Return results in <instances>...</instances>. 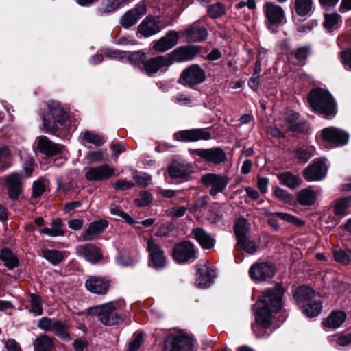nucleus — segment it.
<instances>
[{
	"instance_id": "1",
	"label": "nucleus",
	"mask_w": 351,
	"mask_h": 351,
	"mask_svg": "<svg viewBox=\"0 0 351 351\" xmlns=\"http://www.w3.org/2000/svg\"><path fill=\"white\" fill-rule=\"evenodd\" d=\"M44 130L60 137H66L71 131H74L76 125L71 124L70 117L65 109L58 102H49L42 113Z\"/></svg>"
},
{
	"instance_id": "2",
	"label": "nucleus",
	"mask_w": 351,
	"mask_h": 351,
	"mask_svg": "<svg viewBox=\"0 0 351 351\" xmlns=\"http://www.w3.org/2000/svg\"><path fill=\"white\" fill-rule=\"evenodd\" d=\"M311 108L327 119L332 118L337 112L336 105L332 95L324 89L312 90L308 97Z\"/></svg>"
},
{
	"instance_id": "3",
	"label": "nucleus",
	"mask_w": 351,
	"mask_h": 351,
	"mask_svg": "<svg viewBox=\"0 0 351 351\" xmlns=\"http://www.w3.org/2000/svg\"><path fill=\"white\" fill-rule=\"evenodd\" d=\"M284 294L285 289L280 284L265 292V329L271 324L272 315L282 308Z\"/></svg>"
},
{
	"instance_id": "4",
	"label": "nucleus",
	"mask_w": 351,
	"mask_h": 351,
	"mask_svg": "<svg viewBox=\"0 0 351 351\" xmlns=\"http://www.w3.org/2000/svg\"><path fill=\"white\" fill-rule=\"evenodd\" d=\"M117 308L112 302L88 308L89 315L96 316L104 325L112 326L119 323L120 316L117 312Z\"/></svg>"
},
{
	"instance_id": "5",
	"label": "nucleus",
	"mask_w": 351,
	"mask_h": 351,
	"mask_svg": "<svg viewBox=\"0 0 351 351\" xmlns=\"http://www.w3.org/2000/svg\"><path fill=\"white\" fill-rule=\"evenodd\" d=\"M192 339L184 332L170 334L164 342L163 351H191Z\"/></svg>"
},
{
	"instance_id": "6",
	"label": "nucleus",
	"mask_w": 351,
	"mask_h": 351,
	"mask_svg": "<svg viewBox=\"0 0 351 351\" xmlns=\"http://www.w3.org/2000/svg\"><path fill=\"white\" fill-rule=\"evenodd\" d=\"M265 15L267 19V27L274 33L276 32L278 28L286 21L282 8L272 2L265 4Z\"/></svg>"
},
{
	"instance_id": "7",
	"label": "nucleus",
	"mask_w": 351,
	"mask_h": 351,
	"mask_svg": "<svg viewBox=\"0 0 351 351\" xmlns=\"http://www.w3.org/2000/svg\"><path fill=\"white\" fill-rule=\"evenodd\" d=\"M173 256L178 263H190L197 258V253L192 243L183 241L175 245Z\"/></svg>"
},
{
	"instance_id": "8",
	"label": "nucleus",
	"mask_w": 351,
	"mask_h": 351,
	"mask_svg": "<svg viewBox=\"0 0 351 351\" xmlns=\"http://www.w3.org/2000/svg\"><path fill=\"white\" fill-rule=\"evenodd\" d=\"M115 175L114 169L108 164L86 169L85 178L90 182H100L107 180Z\"/></svg>"
},
{
	"instance_id": "9",
	"label": "nucleus",
	"mask_w": 351,
	"mask_h": 351,
	"mask_svg": "<svg viewBox=\"0 0 351 351\" xmlns=\"http://www.w3.org/2000/svg\"><path fill=\"white\" fill-rule=\"evenodd\" d=\"M206 79L204 71L197 64L189 66L182 74L183 84L189 87L203 82Z\"/></svg>"
},
{
	"instance_id": "10",
	"label": "nucleus",
	"mask_w": 351,
	"mask_h": 351,
	"mask_svg": "<svg viewBox=\"0 0 351 351\" xmlns=\"http://www.w3.org/2000/svg\"><path fill=\"white\" fill-rule=\"evenodd\" d=\"M165 27L158 17L147 16L138 25V33L148 38L158 34Z\"/></svg>"
},
{
	"instance_id": "11",
	"label": "nucleus",
	"mask_w": 351,
	"mask_h": 351,
	"mask_svg": "<svg viewBox=\"0 0 351 351\" xmlns=\"http://www.w3.org/2000/svg\"><path fill=\"white\" fill-rule=\"evenodd\" d=\"M147 250L149 254L150 265L156 270L164 268L166 265V259L163 250L155 240L151 239L147 242Z\"/></svg>"
},
{
	"instance_id": "12",
	"label": "nucleus",
	"mask_w": 351,
	"mask_h": 351,
	"mask_svg": "<svg viewBox=\"0 0 351 351\" xmlns=\"http://www.w3.org/2000/svg\"><path fill=\"white\" fill-rule=\"evenodd\" d=\"M202 182L205 186H211L210 195L215 196L225 189L228 184L229 179L225 176L208 173L202 176Z\"/></svg>"
},
{
	"instance_id": "13",
	"label": "nucleus",
	"mask_w": 351,
	"mask_h": 351,
	"mask_svg": "<svg viewBox=\"0 0 351 351\" xmlns=\"http://www.w3.org/2000/svg\"><path fill=\"white\" fill-rule=\"evenodd\" d=\"M173 64V61L168 56H160L144 60L141 70L143 71L147 75L152 76L156 73L160 69L168 67Z\"/></svg>"
},
{
	"instance_id": "14",
	"label": "nucleus",
	"mask_w": 351,
	"mask_h": 351,
	"mask_svg": "<svg viewBox=\"0 0 351 351\" xmlns=\"http://www.w3.org/2000/svg\"><path fill=\"white\" fill-rule=\"evenodd\" d=\"M328 167L325 158L314 162L311 165L306 167L303 173L304 178L308 182L319 181L322 180L326 175Z\"/></svg>"
},
{
	"instance_id": "15",
	"label": "nucleus",
	"mask_w": 351,
	"mask_h": 351,
	"mask_svg": "<svg viewBox=\"0 0 351 351\" xmlns=\"http://www.w3.org/2000/svg\"><path fill=\"white\" fill-rule=\"evenodd\" d=\"M76 254L86 261L96 264L102 258L100 250L93 243L80 245L76 247Z\"/></svg>"
},
{
	"instance_id": "16",
	"label": "nucleus",
	"mask_w": 351,
	"mask_h": 351,
	"mask_svg": "<svg viewBox=\"0 0 351 351\" xmlns=\"http://www.w3.org/2000/svg\"><path fill=\"white\" fill-rule=\"evenodd\" d=\"M147 5L141 2L134 8L128 10L122 16L120 23L124 28H129L135 25L141 17L146 14Z\"/></svg>"
},
{
	"instance_id": "17",
	"label": "nucleus",
	"mask_w": 351,
	"mask_h": 351,
	"mask_svg": "<svg viewBox=\"0 0 351 351\" xmlns=\"http://www.w3.org/2000/svg\"><path fill=\"white\" fill-rule=\"evenodd\" d=\"M174 138L180 141L195 142L209 140L211 134L204 129H191L180 131L174 134Z\"/></svg>"
},
{
	"instance_id": "18",
	"label": "nucleus",
	"mask_w": 351,
	"mask_h": 351,
	"mask_svg": "<svg viewBox=\"0 0 351 351\" xmlns=\"http://www.w3.org/2000/svg\"><path fill=\"white\" fill-rule=\"evenodd\" d=\"M193 152L201 158L214 164L221 163L226 159L225 152L220 147L197 149L193 150Z\"/></svg>"
},
{
	"instance_id": "19",
	"label": "nucleus",
	"mask_w": 351,
	"mask_h": 351,
	"mask_svg": "<svg viewBox=\"0 0 351 351\" xmlns=\"http://www.w3.org/2000/svg\"><path fill=\"white\" fill-rule=\"evenodd\" d=\"M322 135L324 141L336 146L347 144L349 139V135L347 132L336 128H324L322 130Z\"/></svg>"
},
{
	"instance_id": "20",
	"label": "nucleus",
	"mask_w": 351,
	"mask_h": 351,
	"mask_svg": "<svg viewBox=\"0 0 351 351\" xmlns=\"http://www.w3.org/2000/svg\"><path fill=\"white\" fill-rule=\"evenodd\" d=\"M21 178V174L17 172H13L6 177L5 186L11 199H17L22 192Z\"/></svg>"
},
{
	"instance_id": "21",
	"label": "nucleus",
	"mask_w": 351,
	"mask_h": 351,
	"mask_svg": "<svg viewBox=\"0 0 351 351\" xmlns=\"http://www.w3.org/2000/svg\"><path fill=\"white\" fill-rule=\"evenodd\" d=\"M199 48L197 46L186 45L180 47L171 52V60L181 62L189 61L195 58L199 52Z\"/></svg>"
},
{
	"instance_id": "22",
	"label": "nucleus",
	"mask_w": 351,
	"mask_h": 351,
	"mask_svg": "<svg viewBox=\"0 0 351 351\" xmlns=\"http://www.w3.org/2000/svg\"><path fill=\"white\" fill-rule=\"evenodd\" d=\"M263 296L259 295L258 301L252 306L255 322L252 324V329L257 337H261L263 330Z\"/></svg>"
},
{
	"instance_id": "23",
	"label": "nucleus",
	"mask_w": 351,
	"mask_h": 351,
	"mask_svg": "<svg viewBox=\"0 0 351 351\" xmlns=\"http://www.w3.org/2000/svg\"><path fill=\"white\" fill-rule=\"evenodd\" d=\"M36 141L38 149L47 156L57 155L63 149L62 145L53 143L45 136H39Z\"/></svg>"
},
{
	"instance_id": "24",
	"label": "nucleus",
	"mask_w": 351,
	"mask_h": 351,
	"mask_svg": "<svg viewBox=\"0 0 351 351\" xmlns=\"http://www.w3.org/2000/svg\"><path fill=\"white\" fill-rule=\"evenodd\" d=\"M178 38L179 35L176 31H169L154 44L153 48L158 52H165L176 45Z\"/></svg>"
},
{
	"instance_id": "25",
	"label": "nucleus",
	"mask_w": 351,
	"mask_h": 351,
	"mask_svg": "<svg viewBox=\"0 0 351 351\" xmlns=\"http://www.w3.org/2000/svg\"><path fill=\"white\" fill-rule=\"evenodd\" d=\"M85 287L88 291L93 293L104 295L107 293L110 284L107 280L99 277L90 276L86 280Z\"/></svg>"
},
{
	"instance_id": "26",
	"label": "nucleus",
	"mask_w": 351,
	"mask_h": 351,
	"mask_svg": "<svg viewBox=\"0 0 351 351\" xmlns=\"http://www.w3.org/2000/svg\"><path fill=\"white\" fill-rule=\"evenodd\" d=\"M215 277V271L206 265H202L197 270L196 285L202 289L208 288Z\"/></svg>"
},
{
	"instance_id": "27",
	"label": "nucleus",
	"mask_w": 351,
	"mask_h": 351,
	"mask_svg": "<svg viewBox=\"0 0 351 351\" xmlns=\"http://www.w3.org/2000/svg\"><path fill=\"white\" fill-rule=\"evenodd\" d=\"M286 121L289 130L292 132L304 133L308 130V124L295 112L292 111L287 112Z\"/></svg>"
},
{
	"instance_id": "28",
	"label": "nucleus",
	"mask_w": 351,
	"mask_h": 351,
	"mask_svg": "<svg viewBox=\"0 0 351 351\" xmlns=\"http://www.w3.org/2000/svg\"><path fill=\"white\" fill-rule=\"evenodd\" d=\"M286 121L289 130L292 132L304 133L308 130V124L295 112L292 111L287 112Z\"/></svg>"
},
{
	"instance_id": "29",
	"label": "nucleus",
	"mask_w": 351,
	"mask_h": 351,
	"mask_svg": "<svg viewBox=\"0 0 351 351\" xmlns=\"http://www.w3.org/2000/svg\"><path fill=\"white\" fill-rule=\"evenodd\" d=\"M192 172V166L184 162H175L168 168L169 175L172 178H187Z\"/></svg>"
},
{
	"instance_id": "30",
	"label": "nucleus",
	"mask_w": 351,
	"mask_h": 351,
	"mask_svg": "<svg viewBox=\"0 0 351 351\" xmlns=\"http://www.w3.org/2000/svg\"><path fill=\"white\" fill-rule=\"evenodd\" d=\"M106 220L95 221L90 223L82 234L84 241H92L108 227Z\"/></svg>"
},
{
	"instance_id": "31",
	"label": "nucleus",
	"mask_w": 351,
	"mask_h": 351,
	"mask_svg": "<svg viewBox=\"0 0 351 351\" xmlns=\"http://www.w3.org/2000/svg\"><path fill=\"white\" fill-rule=\"evenodd\" d=\"M193 238L204 249H211L214 247L215 240L203 228H197L192 232Z\"/></svg>"
},
{
	"instance_id": "32",
	"label": "nucleus",
	"mask_w": 351,
	"mask_h": 351,
	"mask_svg": "<svg viewBox=\"0 0 351 351\" xmlns=\"http://www.w3.org/2000/svg\"><path fill=\"white\" fill-rule=\"evenodd\" d=\"M347 317L345 312L342 311H334L323 321V325L326 328L336 329L340 327Z\"/></svg>"
},
{
	"instance_id": "33",
	"label": "nucleus",
	"mask_w": 351,
	"mask_h": 351,
	"mask_svg": "<svg viewBox=\"0 0 351 351\" xmlns=\"http://www.w3.org/2000/svg\"><path fill=\"white\" fill-rule=\"evenodd\" d=\"M208 35L207 29L201 26H193L186 31V38L190 43L202 42L206 39Z\"/></svg>"
},
{
	"instance_id": "34",
	"label": "nucleus",
	"mask_w": 351,
	"mask_h": 351,
	"mask_svg": "<svg viewBox=\"0 0 351 351\" xmlns=\"http://www.w3.org/2000/svg\"><path fill=\"white\" fill-rule=\"evenodd\" d=\"M41 253L42 256L53 265H58L64 258H66L69 254L66 251L49 249H43L42 250Z\"/></svg>"
},
{
	"instance_id": "35",
	"label": "nucleus",
	"mask_w": 351,
	"mask_h": 351,
	"mask_svg": "<svg viewBox=\"0 0 351 351\" xmlns=\"http://www.w3.org/2000/svg\"><path fill=\"white\" fill-rule=\"evenodd\" d=\"M317 199V193L311 188H306L300 190L297 195L298 202L305 206H313Z\"/></svg>"
},
{
	"instance_id": "36",
	"label": "nucleus",
	"mask_w": 351,
	"mask_h": 351,
	"mask_svg": "<svg viewBox=\"0 0 351 351\" xmlns=\"http://www.w3.org/2000/svg\"><path fill=\"white\" fill-rule=\"evenodd\" d=\"M351 208V196H347L337 199L333 203V212L336 215L341 217L348 214Z\"/></svg>"
},
{
	"instance_id": "37",
	"label": "nucleus",
	"mask_w": 351,
	"mask_h": 351,
	"mask_svg": "<svg viewBox=\"0 0 351 351\" xmlns=\"http://www.w3.org/2000/svg\"><path fill=\"white\" fill-rule=\"evenodd\" d=\"M278 178L282 184L292 189L299 186L302 183V180L298 175L289 171L280 173Z\"/></svg>"
},
{
	"instance_id": "38",
	"label": "nucleus",
	"mask_w": 351,
	"mask_h": 351,
	"mask_svg": "<svg viewBox=\"0 0 351 351\" xmlns=\"http://www.w3.org/2000/svg\"><path fill=\"white\" fill-rule=\"evenodd\" d=\"M53 339L46 335L37 337L34 342V351H52Z\"/></svg>"
},
{
	"instance_id": "39",
	"label": "nucleus",
	"mask_w": 351,
	"mask_h": 351,
	"mask_svg": "<svg viewBox=\"0 0 351 351\" xmlns=\"http://www.w3.org/2000/svg\"><path fill=\"white\" fill-rule=\"evenodd\" d=\"M315 295V291L308 286H300L294 292L295 299L300 302L311 300Z\"/></svg>"
},
{
	"instance_id": "40",
	"label": "nucleus",
	"mask_w": 351,
	"mask_h": 351,
	"mask_svg": "<svg viewBox=\"0 0 351 351\" xmlns=\"http://www.w3.org/2000/svg\"><path fill=\"white\" fill-rule=\"evenodd\" d=\"M313 0H295L294 9L298 15L306 16L310 14L313 10Z\"/></svg>"
},
{
	"instance_id": "41",
	"label": "nucleus",
	"mask_w": 351,
	"mask_h": 351,
	"mask_svg": "<svg viewBox=\"0 0 351 351\" xmlns=\"http://www.w3.org/2000/svg\"><path fill=\"white\" fill-rule=\"evenodd\" d=\"M0 259L4 263L5 266L10 269L16 267L19 265L18 258L8 249L1 250Z\"/></svg>"
},
{
	"instance_id": "42",
	"label": "nucleus",
	"mask_w": 351,
	"mask_h": 351,
	"mask_svg": "<svg viewBox=\"0 0 351 351\" xmlns=\"http://www.w3.org/2000/svg\"><path fill=\"white\" fill-rule=\"evenodd\" d=\"M249 230V225L247 220L244 218H239L234 225V233L237 239V242L247 238V233Z\"/></svg>"
},
{
	"instance_id": "43",
	"label": "nucleus",
	"mask_w": 351,
	"mask_h": 351,
	"mask_svg": "<svg viewBox=\"0 0 351 351\" xmlns=\"http://www.w3.org/2000/svg\"><path fill=\"white\" fill-rule=\"evenodd\" d=\"M81 136L86 142L97 147L103 145L106 142L102 136L92 131L86 130L81 133Z\"/></svg>"
},
{
	"instance_id": "44",
	"label": "nucleus",
	"mask_w": 351,
	"mask_h": 351,
	"mask_svg": "<svg viewBox=\"0 0 351 351\" xmlns=\"http://www.w3.org/2000/svg\"><path fill=\"white\" fill-rule=\"evenodd\" d=\"M145 58V53L143 51H136L133 52L126 51L125 60L131 64L138 66L140 69L143 66V62Z\"/></svg>"
},
{
	"instance_id": "45",
	"label": "nucleus",
	"mask_w": 351,
	"mask_h": 351,
	"mask_svg": "<svg viewBox=\"0 0 351 351\" xmlns=\"http://www.w3.org/2000/svg\"><path fill=\"white\" fill-rule=\"evenodd\" d=\"M250 278L255 282L259 283L263 280V263H256L249 269Z\"/></svg>"
},
{
	"instance_id": "46",
	"label": "nucleus",
	"mask_w": 351,
	"mask_h": 351,
	"mask_svg": "<svg viewBox=\"0 0 351 351\" xmlns=\"http://www.w3.org/2000/svg\"><path fill=\"white\" fill-rule=\"evenodd\" d=\"M30 312L36 315H40L43 313V302L41 298L34 293L29 295Z\"/></svg>"
},
{
	"instance_id": "47",
	"label": "nucleus",
	"mask_w": 351,
	"mask_h": 351,
	"mask_svg": "<svg viewBox=\"0 0 351 351\" xmlns=\"http://www.w3.org/2000/svg\"><path fill=\"white\" fill-rule=\"evenodd\" d=\"M11 156V152L7 147H0V171H3L12 166V162L8 160Z\"/></svg>"
},
{
	"instance_id": "48",
	"label": "nucleus",
	"mask_w": 351,
	"mask_h": 351,
	"mask_svg": "<svg viewBox=\"0 0 351 351\" xmlns=\"http://www.w3.org/2000/svg\"><path fill=\"white\" fill-rule=\"evenodd\" d=\"M322 309L321 302H314L303 306V313L307 317H314L320 314Z\"/></svg>"
},
{
	"instance_id": "49",
	"label": "nucleus",
	"mask_w": 351,
	"mask_h": 351,
	"mask_svg": "<svg viewBox=\"0 0 351 351\" xmlns=\"http://www.w3.org/2000/svg\"><path fill=\"white\" fill-rule=\"evenodd\" d=\"M324 19V27L328 31H332L337 28L339 23L341 21V16L336 13L326 14Z\"/></svg>"
},
{
	"instance_id": "50",
	"label": "nucleus",
	"mask_w": 351,
	"mask_h": 351,
	"mask_svg": "<svg viewBox=\"0 0 351 351\" xmlns=\"http://www.w3.org/2000/svg\"><path fill=\"white\" fill-rule=\"evenodd\" d=\"M208 15L211 19H218L222 16L225 12V7L221 3L211 4L207 8Z\"/></svg>"
},
{
	"instance_id": "51",
	"label": "nucleus",
	"mask_w": 351,
	"mask_h": 351,
	"mask_svg": "<svg viewBox=\"0 0 351 351\" xmlns=\"http://www.w3.org/2000/svg\"><path fill=\"white\" fill-rule=\"evenodd\" d=\"M275 216L279 217L280 219L287 221L290 223L295 225L297 227H302L304 226L305 222L302 219L292 215L291 214H288L286 213L277 212L274 214Z\"/></svg>"
},
{
	"instance_id": "52",
	"label": "nucleus",
	"mask_w": 351,
	"mask_h": 351,
	"mask_svg": "<svg viewBox=\"0 0 351 351\" xmlns=\"http://www.w3.org/2000/svg\"><path fill=\"white\" fill-rule=\"evenodd\" d=\"M237 246H239L246 253L250 254H254L258 249L256 243L254 241L250 240L247 237L238 241Z\"/></svg>"
},
{
	"instance_id": "53",
	"label": "nucleus",
	"mask_w": 351,
	"mask_h": 351,
	"mask_svg": "<svg viewBox=\"0 0 351 351\" xmlns=\"http://www.w3.org/2000/svg\"><path fill=\"white\" fill-rule=\"evenodd\" d=\"M331 342L339 346H347L351 343V333H340L331 337Z\"/></svg>"
},
{
	"instance_id": "54",
	"label": "nucleus",
	"mask_w": 351,
	"mask_h": 351,
	"mask_svg": "<svg viewBox=\"0 0 351 351\" xmlns=\"http://www.w3.org/2000/svg\"><path fill=\"white\" fill-rule=\"evenodd\" d=\"M66 325L60 321L55 320L51 331L53 332L56 335L66 339H70V337L66 332Z\"/></svg>"
},
{
	"instance_id": "55",
	"label": "nucleus",
	"mask_w": 351,
	"mask_h": 351,
	"mask_svg": "<svg viewBox=\"0 0 351 351\" xmlns=\"http://www.w3.org/2000/svg\"><path fill=\"white\" fill-rule=\"evenodd\" d=\"M333 255L335 261L338 263L343 265H349L351 263V256L350 254L343 250H335Z\"/></svg>"
},
{
	"instance_id": "56",
	"label": "nucleus",
	"mask_w": 351,
	"mask_h": 351,
	"mask_svg": "<svg viewBox=\"0 0 351 351\" xmlns=\"http://www.w3.org/2000/svg\"><path fill=\"white\" fill-rule=\"evenodd\" d=\"M46 190V185L45 182L40 180L35 181L32 185V195L33 198L40 197Z\"/></svg>"
},
{
	"instance_id": "57",
	"label": "nucleus",
	"mask_w": 351,
	"mask_h": 351,
	"mask_svg": "<svg viewBox=\"0 0 351 351\" xmlns=\"http://www.w3.org/2000/svg\"><path fill=\"white\" fill-rule=\"evenodd\" d=\"M274 195L277 199L287 204H290L293 199L292 195L289 193L280 188L276 189Z\"/></svg>"
},
{
	"instance_id": "58",
	"label": "nucleus",
	"mask_w": 351,
	"mask_h": 351,
	"mask_svg": "<svg viewBox=\"0 0 351 351\" xmlns=\"http://www.w3.org/2000/svg\"><path fill=\"white\" fill-rule=\"evenodd\" d=\"M106 154L102 150L89 152L87 154L90 162H100L106 160Z\"/></svg>"
},
{
	"instance_id": "59",
	"label": "nucleus",
	"mask_w": 351,
	"mask_h": 351,
	"mask_svg": "<svg viewBox=\"0 0 351 351\" xmlns=\"http://www.w3.org/2000/svg\"><path fill=\"white\" fill-rule=\"evenodd\" d=\"M152 195L147 191H143L141 193L140 197L134 200V204L137 206L143 207L147 206L152 202Z\"/></svg>"
},
{
	"instance_id": "60",
	"label": "nucleus",
	"mask_w": 351,
	"mask_h": 351,
	"mask_svg": "<svg viewBox=\"0 0 351 351\" xmlns=\"http://www.w3.org/2000/svg\"><path fill=\"white\" fill-rule=\"evenodd\" d=\"M340 57L343 68L347 71H351V49L341 51Z\"/></svg>"
},
{
	"instance_id": "61",
	"label": "nucleus",
	"mask_w": 351,
	"mask_h": 351,
	"mask_svg": "<svg viewBox=\"0 0 351 351\" xmlns=\"http://www.w3.org/2000/svg\"><path fill=\"white\" fill-rule=\"evenodd\" d=\"M104 54L110 58L123 61L125 60L126 51L117 49H106L104 51Z\"/></svg>"
},
{
	"instance_id": "62",
	"label": "nucleus",
	"mask_w": 351,
	"mask_h": 351,
	"mask_svg": "<svg viewBox=\"0 0 351 351\" xmlns=\"http://www.w3.org/2000/svg\"><path fill=\"white\" fill-rule=\"evenodd\" d=\"M187 209L184 206H176L169 208L166 210V213L169 217H182L186 213Z\"/></svg>"
},
{
	"instance_id": "63",
	"label": "nucleus",
	"mask_w": 351,
	"mask_h": 351,
	"mask_svg": "<svg viewBox=\"0 0 351 351\" xmlns=\"http://www.w3.org/2000/svg\"><path fill=\"white\" fill-rule=\"evenodd\" d=\"M134 179L138 184L147 186L151 183L152 176L146 173H140L136 175Z\"/></svg>"
},
{
	"instance_id": "64",
	"label": "nucleus",
	"mask_w": 351,
	"mask_h": 351,
	"mask_svg": "<svg viewBox=\"0 0 351 351\" xmlns=\"http://www.w3.org/2000/svg\"><path fill=\"white\" fill-rule=\"evenodd\" d=\"M2 342L4 343L5 350L3 351H22L21 346L14 339H8L7 340H3Z\"/></svg>"
}]
</instances>
